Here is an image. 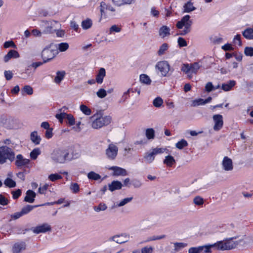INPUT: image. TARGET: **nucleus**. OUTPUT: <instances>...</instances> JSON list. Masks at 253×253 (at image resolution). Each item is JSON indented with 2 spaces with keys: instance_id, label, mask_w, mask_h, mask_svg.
Listing matches in <instances>:
<instances>
[{
  "instance_id": "3c124183",
  "label": "nucleus",
  "mask_w": 253,
  "mask_h": 253,
  "mask_svg": "<svg viewBox=\"0 0 253 253\" xmlns=\"http://www.w3.org/2000/svg\"><path fill=\"white\" fill-rule=\"evenodd\" d=\"M240 240H242V241L239 242V244L243 243L244 247L247 248L251 247V239L249 238H247L245 239H240Z\"/></svg>"
},
{
  "instance_id": "f3484780",
  "label": "nucleus",
  "mask_w": 253,
  "mask_h": 253,
  "mask_svg": "<svg viewBox=\"0 0 253 253\" xmlns=\"http://www.w3.org/2000/svg\"><path fill=\"white\" fill-rule=\"evenodd\" d=\"M109 169L113 171V175L126 176L127 174V171L125 169L119 167L113 166L109 168Z\"/></svg>"
},
{
  "instance_id": "2eb2a0df",
  "label": "nucleus",
  "mask_w": 253,
  "mask_h": 253,
  "mask_svg": "<svg viewBox=\"0 0 253 253\" xmlns=\"http://www.w3.org/2000/svg\"><path fill=\"white\" fill-rule=\"evenodd\" d=\"M221 165L223 169L225 171H231L233 169L232 160L227 156L223 158Z\"/></svg>"
},
{
  "instance_id": "680f3d73",
  "label": "nucleus",
  "mask_w": 253,
  "mask_h": 253,
  "mask_svg": "<svg viewBox=\"0 0 253 253\" xmlns=\"http://www.w3.org/2000/svg\"><path fill=\"white\" fill-rule=\"evenodd\" d=\"M21 190L19 189L11 192L12 197L14 199H17L21 195Z\"/></svg>"
},
{
  "instance_id": "c9c22d12",
  "label": "nucleus",
  "mask_w": 253,
  "mask_h": 253,
  "mask_svg": "<svg viewBox=\"0 0 253 253\" xmlns=\"http://www.w3.org/2000/svg\"><path fill=\"white\" fill-rule=\"evenodd\" d=\"M65 73L64 71H58L56 73V76L54 78V82L57 83H60L61 81L64 79Z\"/></svg>"
},
{
  "instance_id": "f257e3e1",
  "label": "nucleus",
  "mask_w": 253,
  "mask_h": 253,
  "mask_svg": "<svg viewBox=\"0 0 253 253\" xmlns=\"http://www.w3.org/2000/svg\"><path fill=\"white\" fill-rule=\"evenodd\" d=\"M91 118L94 119L91 126L94 129H98L103 126H108L112 121V117L110 116H102L101 112L94 114Z\"/></svg>"
},
{
  "instance_id": "052dcab7",
  "label": "nucleus",
  "mask_w": 253,
  "mask_h": 253,
  "mask_svg": "<svg viewBox=\"0 0 253 253\" xmlns=\"http://www.w3.org/2000/svg\"><path fill=\"white\" fill-rule=\"evenodd\" d=\"M200 246L191 247L188 249V253H201Z\"/></svg>"
},
{
  "instance_id": "ddd939ff",
  "label": "nucleus",
  "mask_w": 253,
  "mask_h": 253,
  "mask_svg": "<svg viewBox=\"0 0 253 253\" xmlns=\"http://www.w3.org/2000/svg\"><path fill=\"white\" fill-rule=\"evenodd\" d=\"M100 11L101 17H106L108 11L114 12L115 9L110 5L107 4L105 2L102 1L100 5Z\"/></svg>"
},
{
  "instance_id": "bf43d9fd",
  "label": "nucleus",
  "mask_w": 253,
  "mask_h": 253,
  "mask_svg": "<svg viewBox=\"0 0 253 253\" xmlns=\"http://www.w3.org/2000/svg\"><path fill=\"white\" fill-rule=\"evenodd\" d=\"M165 237H166V236L164 235H161V236H154L150 237L148 238L147 240V242L161 240V239L165 238Z\"/></svg>"
},
{
  "instance_id": "cd10ccee",
  "label": "nucleus",
  "mask_w": 253,
  "mask_h": 253,
  "mask_svg": "<svg viewBox=\"0 0 253 253\" xmlns=\"http://www.w3.org/2000/svg\"><path fill=\"white\" fill-rule=\"evenodd\" d=\"M155 157V156L151 150L150 152L146 153L144 156V159L145 162L149 164L153 162Z\"/></svg>"
},
{
  "instance_id": "8fccbe9b",
  "label": "nucleus",
  "mask_w": 253,
  "mask_h": 253,
  "mask_svg": "<svg viewBox=\"0 0 253 253\" xmlns=\"http://www.w3.org/2000/svg\"><path fill=\"white\" fill-rule=\"evenodd\" d=\"M121 31V28L118 25H112L109 29V34H111L114 32L119 33Z\"/></svg>"
},
{
  "instance_id": "5701e85b",
  "label": "nucleus",
  "mask_w": 253,
  "mask_h": 253,
  "mask_svg": "<svg viewBox=\"0 0 253 253\" xmlns=\"http://www.w3.org/2000/svg\"><path fill=\"white\" fill-rule=\"evenodd\" d=\"M173 245L174 248L171 251V253H176L187 246V244L184 242H174Z\"/></svg>"
},
{
  "instance_id": "0eeeda50",
  "label": "nucleus",
  "mask_w": 253,
  "mask_h": 253,
  "mask_svg": "<svg viewBox=\"0 0 253 253\" xmlns=\"http://www.w3.org/2000/svg\"><path fill=\"white\" fill-rule=\"evenodd\" d=\"M201 66L199 62H194L190 64L185 63L182 64L181 70L187 75L189 79H191L192 74H196Z\"/></svg>"
},
{
  "instance_id": "dca6fc26",
  "label": "nucleus",
  "mask_w": 253,
  "mask_h": 253,
  "mask_svg": "<svg viewBox=\"0 0 253 253\" xmlns=\"http://www.w3.org/2000/svg\"><path fill=\"white\" fill-rule=\"evenodd\" d=\"M129 239V236L128 234H124L121 235H115L110 238V241H113L118 244H123L126 242Z\"/></svg>"
},
{
  "instance_id": "f03ea898",
  "label": "nucleus",
  "mask_w": 253,
  "mask_h": 253,
  "mask_svg": "<svg viewBox=\"0 0 253 253\" xmlns=\"http://www.w3.org/2000/svg\"><path fill=\"white\" fill-rule=\"evenodd\" d=\"M69 156L68 150L65 148H57L52 152L51 158L56 163L64 164L67 161L72 160Z\"/></svg>"
},
{
  "instance_id": "a211bd4d",
  "label": "nucleus",
  "mask_w": 253,
  "mask_h": 253,
  "mask_svg": "<svg viewBox=\"0 0 253 253\" xmlns=\"http://www.w3.org/2000/svg\"><path fill=\"white\" fill-rule=\"evenodd\" d=\"M201 249V253H211L212 249L217 250V246L216 242L212 244H207L203 246H200Z\"/></svg>"
},
{
  "instance_id": "de8ad7c7",
  "label": "nucleus",
  "mask_w": 253,
  "mask_h": 253,
  "mask_svg": "<svg viewBox=\"0 0 253 253\" xmlns=\"http://www.w3.org/2000/svg\"><path fill=\"white\" fill-rule=\"evenodd\" d=\"M96 95L100 98H103L107 95V91L104 88H100L96 92Z\"/></svg>"
},
{
  "instance_id": "6e6d98bb",
  "label": "nucleus",
  "mask_w": 253,
  "mask_h": 253,
  "mask_svg": "<svg viewBox=\"0 0 253 253\" xmlns=\"http://www.w3.org/2000/svg\"><path fill=\"white\" fill-rule=\"evenodd\" d=\"M166 150V149L163 148H155L154 149H152L151 151L154 153V155H156L163 153Z\"/></svg>"
},
{
  "instance_id": "c85d7f7f",
  "label": "nucleus",
  "mask_w": 253,
  "mask_h": 253,
  "mask_svg": "<svg viewBox=\"0 0 253 253\" xmlns=\"http://www.w3.org/2000/svg\"><path fill=\"white\" fill-rule=\"evenodd\" d=\"M164 164L169 167H171L172 165L175 163L174 158L170 155L167 156L164 160Z\"/></svg>"
},
{
  "instance_id": "37998d69",
  "label": "nucleus",
  "mask_w": 253,
  "mask_h": 253,
  "mask_svg": "<svg viewBox=\"0 0 253 253\" xmlns=\"http://www.w3.org/2000/svg\"><path fill=\"white\" fill-rule=\"evenodd\" d=\"M87 177L89 179H92L94 180H97L101 178V176L99 174L93 171L89 172L87 174Z\"/></svg>"
},
{
  "instance_id": "f704fd0d",
  "label": "nucleus",
  "mask_w": 253,
  "mask_h": 253,
  "mask_svg": "<svg viewBox=\"0 0 253 253\" xmlns=\"http://www.w3.org/2000/svg\"><path fill=\"white\" fill-rule=\"evenodd\" d=\"M134 0H112L113 2L117 6H120L124 4H130Z\"/></svg>"
},
{
  "instance_id": "79ce46f5",
  "label": "nucleus",
  "mask_w": 253,
  "mask_h": 253,
  "mask_svg": "<svg viewBox=\"0 0 253 253\" xmlns=\"http://www.w3.org/2000/svg\"><path fill=\"white\" fill-rule=\"evenodd\" d=\"M146 136L148 139H153L155 137V131L153 128H147L146 130Z\"/></svg>"
},
{
  "instance_id": "a18cd8bd",
  "label": "nucleus",
  "mask_w": 253,
  "mask_h": 253,
  "mask_svg": "<svg viewBox=\"0 0 253 253\" xmlns=\"http://www.w3.org/2000/svg\"><path fill=\"white\" fill-rule=\"evenodd\" d=\"M187 145H188V143L184 139H181L180 141H178L175 144L176 147L179 149H182L184 147H186Z\"/></svg>"
},
{
  "instance_id": "58836bf2",
  "label": "nucleus",
  "mask_w": 253,
  "mask_h": 253,
  "mask_svg": "<svg viewBox=\"0 0 253 253\" xmlns=\"http://www.w3.org/2000/svg\"><path fill=\"white\" fill-rule=\"evenodd\" d=\"M81 111L85 115H90L91 113V110L86 105L82 104L80 106Z\"/></svg>"
},
{
  "instance_id": "603ef678",
  "label": "nucleus",
  "mask_w": 253,
  "mask_h": 253,
  "mask_svg": "<svg viewBox=\"0 0 253 253\" xmlns=\"http://www.w3.org/2000/svg\"><path fill=\"white\" fill-rule=\"evenodd\" d=\"M61 178L62 176L58 173L51 174L48 176V179L51 181H55Z\"/></svg>"
},
{
  "instance_id": "aec40b11",
  "label": "nucleus",
  "mask_w": 253,
  "mask_h": 253,
  "mask_svg": "<svg viewBox=\"0 0 253 253\" xmlns=\"http://www.w3.org/2000/svg\"><path fill=\"white\" fill-rule=\"evenodd\" d=\"M26 248V244L24 242L15 243L12 247L13 253H20Z\"/></svg>"
},
{
  "instance_id": "c756f323",
  "label": "nucleus",
  "mask_w": 253,
  "mask_h": 253,
  "mask_svg": "<svg viewBox=\"0 0 253 253\" xmlns=\"http://www.w3.org/2000/svg\"><path fill=\"white\" fill-rule=\"evenodd\" d=\"M184 8V12H187L189 13L191 11H193L196 9V7H195L193 5V3L191 2V1H188L187 3H186L183 6Z\"/></svg>"
},
{
  "instance_id": "6ab92c4d",
  "label": "nucleus",
  "mask_w": 253,
  "mask_h": 253,
  "mask_svg": "<svg viewBox=\"0 0 253 253\" xmlns=\"http://www.w3.org/2000/svg\"><path fill=\"white\" fill-rule=\"evenodd\" d=\"M20 57V55L18 51L15 50H10L8 53L3 57V61L6 63L8 62L11 58H18Z\"/></svg>"
},
{
  "instance_id": "20e7f679",
  "label": "nucleus",
  "mask_w": 253,
  "mask_h": 253,
  "mask_svg": "<svg viewBox=\"0 0 253 253\" xmlns=\"http://www.w3.org/2000/svg\"><path fill=\"white\" fill-rule=\"evenodd\" d=\"M236 239V237H232L224 240L217 241L216 242L217 250L226 251L235 248L239 245V243L242 241V240L233 241V239Z\"/></svg>"
},
{
  "instance_id": "6e6552de",
  "label": "nucleus",
  "mask_w": 253,
  "mask_h": 253,
  "mask_svg": "<svg viewBox=\"0 0 253 253\" xmlns=\"http://www.w3.org/2000/svg\"><path fill=\"white\" fill-rule=\"evenodd\" d=\"M45 26L46 27L43 31L44 33H53L60 29L61 27V24L59 22L55 20H42L41 21V27Z\"/></svg>"
},
{
  "instance_id": "c03bdc74",
  "label": "nucleus",
  "mask_w": 253,
  "mask_h": 253,
  "mask_svg": "<svg viewBox=\"0 0 253 253\" xmlns=\"http://www.w3.org/2000/svg\"><path fill=\"white\" fill-rule=\"evenodd\" d=\"M4 184L10 188L14 187L16 186V182L10 178H7L4 180Z\"/></svg>"
},
{
  "instance_id": "bb28decb",
  "label": "nucleus",
  "mask_w": 253,
  "mask_h": 253,
  "mask_svg": "<svg viewBox=\"0 0 253 253\" xmlns=\"http://www.w3.org/2000/svg\"><path fill=\"white\" fill-rule=\"evenodd\" d=\"M236 84V82L234 80H230L226 84H223L221 86L222 89L225 91H228Z\"/></svg>"
},
{
  "instance_id": "a878e982",
  "label": "nucleus",
  "mask_w": 253,
  "mask_h": 253,
  "mask_svg": "<svg viewBox=\"0 0 253 253\" xmlns=\"http://www.w3.org/2000/svg\"><path fill=\"white\" fill-rule=\"evenodd\" d=\"M30 138L31 141L36 145H38L40 143L41 138V137L38 135V132L36 131H34L31 133Z\"/></svg>"
},
{
  "instance_id": "09e8293b",
  "label": "nucleus",
  "mask_w": 253,
  "mask_h": 253,
  "mask_svg": "<svg viewBox=\"0 0 253 253\" xmlns=\"http://www.w3.org/2000/svg\"><path fill=\"white\" fill-rule=\"evenodd\" d=\"M65 119H66L68 123L70 125L73 126L75 124V120L73 116L71 114H67L66 113Z\"/></svg>"
},
{
  "instance_id": "0e129e2a",
  "label": "nucleus",
  "mask_w": 253,
  "mask_h": 253,
  "mask_svg": "<svg viewBox=\"0 0 253 253\" xmlns=\"http://www.w3.org/2000/svg\"><path fill=\"white\" fill-rule=\"evenodd\" d=\"M4 75L6 80L9 81L11 80L13 77V73L11 71H5L4 72Z\"/></svg>"
},
{
  "instance_id": "423d86ee",
  "label": "nucleus",
  "mask_w": 253,
  "mask_h": 253,
  "mask_svg": "<svg viewBox=\"0 0 253 253\" xmlns=\"http://www.w3.org/2000/svg\"><path fill=\"white\" fill-rule=\"evenodd\" d=\"M58 53L56 45L51 43L43 48L42 52L43 63H46L52 59Z\"/></svg>"
},
{
  "instance_id": "7c9ffc66",
  "label": "nucleus",
  "mask_w": 253,
  "mask_h": 253,
  "mask_svg": "<svg viewBox=\"0 0 253 253\" xmlns=\"http://www.w3.org/2000/svg\"><path fill=\"white\" fill-rule=\"evenodd\" d=\"M243 36L247 39H253V29L252 28H247L242 33Z\"/></svg>"
},
{
  "instance_id": "72a5a7b5",
  "label": "nucleus",
  "mask_w": 253,
  "mask_h": 253,
  "mask_svg": "<svg viewBox=\"0 0 253 253\" xmlns=\"http://www.w3.org/2000/svg\"><path fill=\"white\" fill-rule=\"evenodd\" d=\"M21 93L23 95H24L25 93L32 95L33 93V89L31 86L26 85L21 89Z\"/></svg>"
},
{
  "instance_id": "5fc2aeb1",
  "label": "nucleus",
  "mask_w": 253,
  "mask_h": 253,
  "mask_svg": "<svg viewBox=\"0 0 253 253\" xmlns=\"http://www.w3.org/2000/svg\"><path fill=\"white\" fill-rule=\"evenodd\" d=\"M244 53L246 56H253V47H246L244 50Z\"/></svg>"
},
{
  "instance_id": "4c0bfd02",
  "label": "nucleus",
  "mask_w": 253,
  "mask_h": 253,
  "mask_svg": "<svg viewBox=\"0 0 253 253\" xmlns=\"http://www.w3.org/2000/svg\"><path fill=\"white\" fill-rule=\"evenodd\" d=\"M168 44L167 43H164L160 47L159 50L158 51V54L160 56L163 55L166 51L168 49Z\"/></svg>"
},
{
  "instance_id": "473e14b6",
  "label": "nucleus",
  "mask_w": 253,
  "mask_h": 253,
  "mask_svg": "<svg viewBox=\"0 0 253 253\" xmlns=\"http://www.w3.org/2000/svg\"><path fill=\"white\" fill-rule=\"evenodd\" d=\"M92 20L90 19L87 18L82 21L81 26L83 29L87 30L90 28L92 26Z\"/></svg>"
},
{
  "instance_id": "b1692460",
  "label": "nucleus",
  "mask_w": 253,
  "mask_h": 253,
  "mask_svg": "<svg viewBox=\"0 0 253 253\" xmlns=\"http://www.w3.org/2000/svg\"><path fill=\"white\" fill-rule=\"evenodd\" d=\"M122 187V184L119 181H113L110 184H108L109 190L112 192L116 190L121 189Z\"/></svg>"
},
{
  "instance_id": "4be33fe9",
  "label": "nucleus",
  "mask_w": 253,
  "mask_h": 253,
  "mask_svg": "<svg viewBox=\"0 0 253 253\" xmlns=\"http://www.w3.org/2000/svg\"><path fill=\"white\" fill-rule=\"evenodd\" d=\"M106 76V71L104 68H101L98 72L96 76V82L98 84H101L103 83L104 78Z\"/></svg>"
},
{
  "instance_id": "4d7b16f0",
  "label": "nucleus",
  "mask_w": 253,
  "mask_h": 253,
  "mask_svg": "<svg viewBox=\"0 0 253 253\" xmlns=\"http://www.w3.org/2000/svg\"><path fill=\"white\" fill-rule=\"evenodd\" d=\"M153 248L151 246H146L141 249V253H152Z\"/></svg>"
},
{
  "instance_id": "2f4dec72",
  "label": "nucleus",
  "mask_w": 253,
  "mask_h": 253,
  "mask_svg": "<svg viewBox=\"0 0 253 253\" xmlns=\"http://www.w3.org/2000/svg\"><path fill=\"white\" fill-rule=\"evenodd\" d=\"M55 45L57 47V50L60 52L65 51L68 49L69 46L68 43L67 42H61Z\"/></svg>"
},
{
  "instance_id": "f8f14e48",
  "label": "nucleus",
  "mask_w": 253,
  "mask_h": 253,
  "mask_svg": "<svg viewBox=\"0 0 253 253\" xmlns=\"http://www.w3.org/2000/svg\"><path fill=\"white\" fill-rule=\"evenodd\" d=\"M214 122L213 128L215 131H218L221 129L223 126V117L221 115L216 114L212 117Z\"/></svg>"
},
{
  "instance_id": "338daca9",
  "label": "nucleus",
  "mask_w": 253,
  "mask_h": 253,
  "mask_svg": "<svg viewBox=\"0 0 253 253\" xmlns=\"http://www.w3.org/2000/svg\"><path fill=\"white\" fill-rule=\"evenodd\" d=\"M70 189L74 193H77L79 191V186L77 183H74L71 185Z\"/></svg>"
},
{
  "instance_id": "9d476101",
  "label": "nucleus",
  "mask_w": 253,
  "mask_h": 253,
  "mask_svg": "<svg viewBox=\"0 0 253 253\" xmlns=\"http://www.w3.org/2000/svg\"><path fill=\"white\" fill-rule=\"evenodd\" d=\"M31 230L34 233L39 234L50 231L51 230V228L50 225L48 224L43 223L33 227L31 229Z\"/></svg>"
},
{
  "instance_id": "e2e57ef3",
  "label": "nucleus",
  "mask_w": 253,
  "mask_h": 253,
  "mask_svg": "<svg viewBox=\"0 0 253 253\" xmlns=\"http://www.w3.org/2000/svg\"><path fill=\"white\" fill-rule=\"evenodd\" d=\"M177 42H178V45L180 47L186 46L187 45V42H186V41L185 40V39H184L183 38H181V37L178 38Z\"/></svg>"
},
{
  "instance_id": "49530a36",
  "label": "nucleus",
  "mask_w": 253,
  "mask_h": 253,
  "mask_svg": "<svg viewBox=\"0 0 253 253\" xmlns=\"http://www.w3.org/2000/svg\"><path fill=\"white\" fill-rule=\"evenodd\" d=\"M193 203L198 206L202 205L205 203L204 199L199 196H197L194 198Z\"/></svg>"
},
{
  "instance_id": "393cba45",
  "label": "nucleus",
  "mask_w": 253,
  "mask_h": 253,
  "mask_svg": "<svg viewBox=\"0 0 253 253\" xmlns=\"http://www.w3.org/2000/svg\"><path fill=\"white\" fill-rule=\"evenodd\" d=\"M170 30L168 26H163L159 29V35L161 38H164L170 35Z\"/></svg>"
},
{
  "instance_id": "1a4fd4ad",
  "label": "nucleus",
  "mask_w": 253,
  "mask_h": 253,
  "mask_svg": "<svg viewBox=\"0 0 253 253\" xmlns=\"http://www.w3.org/2000/svg\"><path fill=\"white\" fill-rule=\"evenodd\" d=\"M155 68L160 72L162 76L166 77L169 71L170 65L168 61H162L157 63Z\"/></svg>"
},
{
  "instance_id": "4468645a",
  "label": "nucleus",
  "mask_w": 253,
  "mask_h": 253,
  "mask_svg": "<svg viewBox=\"0 0 253 253\" xmlns=\"http://www.w3.org/2000/svg\"><path fill=\"white\" fill-rule=\"evenodd\" d=\"M30 163V160L24 158L21 154H18L16 157L15 165L18 168L27 166Z\"/></svg>"
},
{
  "instance_id": "9b49d317",
  "label": "nucleus",
  "mask_w": 253,
  "mask_h": 253,
  "mask_svg": "<svg viewBox=\"0 0 253 253\" xmlns=\"http://www.w3.org/2000/svg\"><path fill=\"white\" fill-rule=\"evenodd\" d=\"M118 151V148L113 143L110 144L106 150V155L110 160H114L116 157Z\"/></svg>"
},
{
  "instance_id": "864d4df0",
  "label": "nucleus",
  "mask_w": 253,
  "mask_h": 253,
  "mask_svg": "<svg viewBox=\"0 0 253 253\" xmlns=\"http://www.w3.org/2000/svg\"><path fill=\"white\" fill-rule=\"evenodd\" d=\"M3 47L5 48H7L10 47L16 48V45L12 41L5 42L3 44Z\"/></svg>"
},
{
  "instance_id": "a19ab883",
  "label": "nucleus",
  "mask_w": 253,
  "mask_h": 253,
  "mask_svg": "<svg viewBox=\"0 0 253 253\" xmlns=\"http://www.w3.org/2000/svg\"><path fill=\"white\" fill-rule=\"evenodd\" d=\"M41 154V151L39 148H35L30 154V157L33 160H36L38 156Z\"/></svg>"
},
{
  "instance_id": "ea45409f",
  "label": "nucleus",
  "mask_w": 253,
  "mask_h": 253,
  "mask_svg": "<svg viewBox=\"0 0 253 253\" xmlns=\"http://www.w3.org/2000/svg\"><path fill=\"white\" fill-rule=\"evenodd\" d=\"M163 104V100L160 97H157L155 98L153 101V105L157 108L160 107Z\"/></svg>"
},
{
  "instance_id": "774afa93",
  "label": "nucleus",
  "mask_w": 253,
  "mask_h": 253,
  "mask_svg": "<svg viewBox=\"0 0 253 253\" xmlns=\"http://www.w3.org/2000/svg\"><path fill=\"white\" fill-rule=\"evenodd\" d=\"M205 89L207 92H211L214 90V86L211 82H208L205 86Z\"/></svg>"
},
{
  "instance_id": "e433bc0d",
  "label": "nucleus",
  "mask_w": 253,
  "mask_h": 253,
  "mask_svg": "<svg viewBox=\"0 0 253 253\" xmlns=\"http://www.w3.org/2000/svg\"><path fill=\"white\" fill-rule=\"evenodd\" d=\"M140 81L142 83L150 84L151 81L148 76L146 74H141L140 76Z\"/></svg>"
},
{
  "instance_id": "7ed1b4c3",
  "label": "nucleus",
  "mask_w": 253,
  "mask_h": 253,
  "mask_svg": "<svg viewBox=\"0 0 253 253\" xmlns=\"http://www.w3.org/2000/svg\"><path fill=\"white\" fill-rule=\"evenodd\" d=\"M15 158V152L11 148L7 146L0 147V164L6 163L7 160L12 162Z\"/></svg>"
},
{
  "instance_id": "39448f33",
  "label": "nucleus",
  "mask_w": 253,
  "mask_h": 253,
  "mask_svg": "<svg viewBox=\"0 0 253 253\" xmlns=\"http://www.w3.org/2000/svg\"><path fill=\"white\" fill-rule=\"evenodd\" d=\"M190 17L189 15H186L177 22L176 27L179 29H181L179 33V35L184 36L191 31L192 22L190 20Z\"/></svg>"
},
{
  "instance_id": "412c9836",
  "label": "nucleus",
  "mask_w": 253,
  "mask_h": 253,
  "mask_svg": "<svg viewBox=\"0 0 253 253\" xmlns=\"http://www.w3.org/2000/svg\"><path fill=\"white\" fill-rule=\"evenodd\" d=\"M36 194L31 190H28L26 193V196L24 198V201L29 203H33L34 202Z\"/></svg>"
},
{
  "instance_id": "69168bd1",
  "label": "nucleus",
  "mask_w": 253,
  "mask_h": 253,
  "mask_svg": "<svg viewBox=\"0 0 253 253\" xmlns=\"http://www.w3.org/2000/svg\"><path fill=\"white\" fill-rule=\"evenodd\" d=\"M33 207H24L21 211L22 214L25 215L28 213L33 210Z\"/></svg>"
},
{
  "instance_id": "13d9d810",
  "label": "nucleus",
  "mask_w": 253,
  "mask_h": 253,
  "mask_svg": "<svg viewBox=\"0 0 253 253\" xmlns=\"http://www.w3.org/2000/svg\"><path fill=\"white\" fill-rule=\"evenodd\" d=\"M204 100L203 99H198L193 101L192 105L193 106H197L201 105H204Z\"/></svg>"
}]
</instances>
